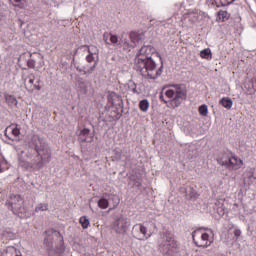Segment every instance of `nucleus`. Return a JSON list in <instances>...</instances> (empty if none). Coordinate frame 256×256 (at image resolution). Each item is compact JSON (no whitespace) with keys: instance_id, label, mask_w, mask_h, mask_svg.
Returning <instances> with one entry per match:
<instances>
[{"instance_id":"nucleus-1","label":"nucleus","mask_w":256,"mask_h":256,"mask_svg":"<svg viewBox=\"0 0 256 256\" xmlns=\"http://www.w3.org/2000/svg\"><path fill=\"white\" fill-rule=\"evenodd\" d=\"M30 146L34 149L28 148L18 154V165L28 172H38L43 168L44 163L51 162V150L38 135L32 137Z\"/></svg>"},{"instance_id":"nucleus-2","label":"nucleus","mask_w":256,"mask_h":256,"mask_svg":"<svg viewBox=\"0 0 256 256\" xmlns=\"http://www.w3.org/2000/svg\"><path fill=\"white\" fill-rule=\"evenodd\" d=\"M155 54L156 57H159V53L152 45L142 46L136 54L134 67L145 79L155 80L163 73L164 65L162 64L158 68L157 63L152 58V55Z\"/></svg>"},{"instance_id":"nucleus-3","label":"nucleus","mask_w":256,"mask_h":256,"mask_svg":"<svg viewBox=\"0 0 256 256\" xmlns=\"http://www.w3.org/2000/svg\"><path fill=\"white\" fill-rule=\"evenodd\" d=\"M187 99V89L183 84H172L165 86L160 93V101H164L169 108H177L181 106L183 101Z\"/></svg>"},{"instance_id":"nucleus-4","label":"nucleus","mask_w":256,"mask_h":256,"mask_svg":"<svg viewBox=\"0 0 256 256\" xmlns=\"http://www.w3.org/2000/svg\"><path fill=\"white\" fill-rule=\"evenodd\" d=\"M44 245L48 256H63L65 253L64 238L58 231H46Z\"/></svg>"},{"instance_id":"nucleus-5","label":"nucleus","mask_w":256,"mask_h":256,"mask_svg":"<svg viewBox=\"0 0 256 256\" xmlns=\"http://www.w3.org/2000/svg\"><path fill=\"white\" fill-rule=\"evenodd\" d=\"M158 251L166 256H174V254L177 253L178 244L173 233L168 230L160 233V239H158Z\"/></svg>"},{"instance_id":"nucleus-6","label":"nucleus","mask_w":256,"mask_h":256,"mask_svg":"<svg viewBox=\"0 0 256 256\" xmlns=\"http://www.w3.org/2000/svg\"><path fill=\"white\" fill-rule=\"evenodd\" d=\"M193 243L199 248H208L213 242V233L205 229H196L192 232Z\"/></svg>"},{"instance_id":"nucleus-7","label":"nucleus","mask_w":256,"mask_h":256,"mask_svg":"<svg viewBox=\"0 0 256 256\" xmlns=\"http://www.w3.org/2000/svg\"><path fill=\"white\" fill-rule=\"evenodd\" d=\"M6 205L8 206V209L17 216L22 217V215L27 212V209L24 206V200L20 195H11L6 202Z\"/></svg>"},{"instance_id":"nucleus-8","label":"nucleus","mask_w":256,"mask_h":256,"mask_svg":"<svg viewBox=\"0 0 256 256\" xmlns=\"http://www.w3.org/2000/svg\"><path fill=\"white\" fill-rule=\"evenodd\" d=\"M133 231L136 234V238L140 241L148 240L153 235V232L143 223L134 225Z\"/></svg>"},{"instance_id":"nucleus-9","label":"nucleus","mask_w":256,"mask_h":256,"mask_svg":"<svg viewBox=\"0 0 256 256\" xmlns=\"http://www.w3.org/2000/svg\"><path fill=\"white\" fill-rule=\"evenodd\" d=\"M112 229L119 234L125 233L128 229L127 218L123 215L116 216V219H114V224H112Z\"/></svg>"},{"instance_id":"nucleus-10","label":"nucleus","mask_w":256,"mask_h":256,"mask_svg":"<svg viewBox=\"0 0 256 256\" xmlns=\"http://www.w3.org/2000/svg\"><path fill=\"white\" fill-rule=\"evenodd\" d=\"M94 138L95 134H93L88 128L81 129L78 134V140L80 143H93Z\"/></svg>"},{"instance_id":"nucleus-11","label":"nucleus","mask_w":256,"mask_h":256,"mask_svg":"<svg viewBox=\"0 0 256 256\" xmlns=\"http://www.w3.org/2000/svg\"><path fill=\"white\" fill-rule=\"evenodd\" d=\"M244 162L236 156H232L226 162V167L228 170L237 171L242 168Z\"/></svg>"},{"instance_id":"nucleus-12","label":"nucleus","mask_w":256,"mask_h":256,"mask_svg":"<svg viewBox=\"0 0 256 256\" xmlns=\"http://www.w3.org/2000/svg\"><path fill=\"white\" fill-rule=\"evenodd\" d=\"M35 81V75L31 74L29 76H26V78H24V86H26V90H28L29 92H33L35 90L40 91L41 90V86L39 84H34Z\"/></svg>"},{"instance_id":"nucleus-13","label":"nucleus","mask_w":256,"mask_h":256,"mask_svg":"<svg viewBox=\"0 0 256 256\" xmlns=\"http://www.w3.org/2000/svg\"><path fill=\"white\" fill-rule=\"evenodd\" d=\"M5 136L9 139V140H13V138L11 137V135L16 138L20 135V128L18 127L17 123H12L9 126L6 127L5 132H4Z\"/></svg>"},{"instance_id":"nucleus-14","label":"nucleus","mask_w":256,"mask_h":256,"mask_svg":"<svg viewBox=\"0 0 256 256\" xmlns=\"http://www.w3.org/2000/svg\"><path fill=\"white\" fill-rule=\"evenodd\" d=\"M255 171H256V169L254 167H252V168H248V170L246 172H244V174H243L244 185H248V187L253 185L254 180H256V176L254 175Z\"/></svg>"},{"instance_id":"nucleus-15","label":"nucleus","mask_w":256,"mask_h":256,"mask_svg":"<svg viewBox=\"0 0 256 256\" xmlns=\"http://www.w3.org/2000/svg\"><path fill=\"white\" fill-rule=\"evenodd\" d=\"M103 40L107 45H116L119 42V37L112 32H104Z\"/></svg>"},{"instance_id":"nucleus-16","label":"nucleus","mask_w":256,"mask_h":256,"mask_svg":"<svg viewBox=\"0 0 256 256\" xmlns=\"http://www.w3.org/2000/svg\"><path fill=\"white\" fill-rule=\"evenodd\" d=\"M86 61L90 64L93 63L92 67H90V69H88L87 72H85L91 74L93 73V71H95V68H97L98 66L99 57L97 58V56H95L94 54H88L86 56Z\"/></svg>"},{"instance_id":"nucleus-17","label":"nucleus","mask_w":256,"mask_h":256,"mask_svg":"<svg viewBox=\"0 0 256 256\" xmlns=\"http://www.w3.org/2000/svg\"><path fill=\"white\" fill-rule=\"evenodd\" d=\"M244 89H246V95L248 96H253L256 93V86L252 81H248V83L244 84Z\"/></svg>"},{"instance_id":"nucleus-18","label":"nucleus","mask_w":256,"mask_h":256,"mask_svg":"<svg viewBox=\"0 0 256 256\" xmlns=\"http://www.w3.org/2000/svg\"><path fill=\"white\" fill-rule=\"evenodd\" d=\"M83 48H87L89 55H95L96 59L99 57V49L95 45H84Z\"/></svg>"},{"instance_id":"nucleus-19","label":"nucleus","mask_w":256,"mask_h":256,"mask_svg":"<svg viewBox=\"0 0 256 256\" xmlns=\"http://www.w3.org/2000/svg\"><path fill=\"white\" fill-rule=\"evenodd\" d=\"M5 100L10 107H15L18 105V100L14 95L6 94Z\"/></svg>"},{"instance_id":"nucleus-20","label":"nucleus","mask_w":256,"mask_h":256,"mask_svg":"<svg viewBox=\"0 0 256 256\" xmlns=\"http://www.w3.org/2000/svg\"><path fill=\"white\" fill-rule=\"evenodd\" d=\"M10 169V164L5 158L0 157V173H3Z\"/></svg>"},{"instance_id":"nucleus-21","label":"nucleus","mask_w":256,"mask_h":256,"mask_svg":"<svg viewBox=\"0 0 256 256\" xmlns=\"http://www.w3.org/2000/svg\"><path fill=\"white\" fill-rule=\"evenodd\" d=\"M13 7H17L20 10L25 9V3L23 0H9Z\"/></svg>"},{"instance_id":"nucleus-22","label":"nucleus","mask_w":256,"mask_h":256,"mask_svg":"<svg viewBox=\"0 0 256 256\" xmlns=\"http://www.w3.org/2000/svg\"><path fill=\"white\" fill-rule=\"evenodd\" d=\"M200 57H202V59L211 60L212 59V53H211L210 48H206V49L200 51Z\"/></svg>"},{"instance_id":"nucleus-23","label":"nucleus","mask_w":256,"mask_h":256,"mask_svg":"<svg viewBox=\"0 0 256 256\" xmlns=\"http://www.w3.org/2000/svg\"><path fill=\"white\" fill-rule=\"evenodd\" d=\"M150 103L147 99L141 100L139 102V109L143 112H147L149 110Z\"/></svg>"},{"instance_id":"nucleus-24","label":"nucleus","mask_w":256,"mask_h":256,"mask_svg":"<svg viewBox=\"0 0 256 256\" xmlns=\"http://www.w3.org/2000/svg\"><path fill=\"white\" fill-rule=\"evenodd\" d=\"M198 113L202 117L208 116V106L206 104L198 107Z\"/></svg>"},{"instance_id":"nucleus-25","label":"nucleus","mask_w":256,"mask_h":256,"mask_svg":"<svg viewBox=\"0 0 256 256\" xmlns=\"http://www.w3.org/2000/svg\"><path fill=\"white\" fill-rule=\"evenodd\" d=\"M79 222L83 229H88V227L90 226V221L86 216H81Z\"/></svg>"},{"instance_id":"nucleus-26","label":"nucleus","mask_w":256,"mask_h":256,"mask_svg":"<svg viewBox=\"0 0 256 256\" xmlns=\"http://www.w3.org/2000/svg\"><path fill=\"white\" fill-rule=\"evenodd\" d=\"M98 207L100 208V209H103V210H105V209H107L108 207H109V201L107 200V199H105V198H101L99 201H98Z\"/></svg>"},{"instance_id":"nucleus-27","label":"nucleus","mask_w":256,"mask_h":256,"mask_svg":"<svg viewBox=\"0 0 256 256\" xmlns=\"http://www.w3.org/2000/svg\"><path fill=\"white\" fill-rule=\"evenodd\" d=\"M47 210H49V204H46V203L38 204V206H36V208H35L36 213L44 212Z\"/></svg>"},{"instance_id":"nucleus-28","label":"nucleus","mask_w":256,"mask_h":256,"mask_svg":"<svg viewBox=\"0 0 256 256\" xmlns=\"http://www.w3.org/2000/svg\"><path fill=\"white\" fill-rule=\"evenodd\" d=\"M114 156H112V161H120L122 159V151L119 149H114Z\"/></svg>"},{"instance_id":"nucleus-29","label":"nucleus","mask_w":256,"mask_h":256,"mask_svg":"<svg viewBox=\"0 0 256 256\" xmlns=\"http://www.w3.org/2000/svg\"><path fill=\"white\" fill-rule=\"evenodd\" d=\"M216 20L218 22H224L225 21V11H222L220 10L218 13H217V18Z\"/></svg>"},{"instance_id":"nucleus-30","label":"nucleus","mask_w":256,"mask_h":256,"mask_svg":"<svg viewBox=\"0 0 256 256\" xmlns=\"http://www.w3.org/2000/svg\"><path fill=\"white\" fill-rule=\"evenodd\" d=\"M233 106V101L231 98H226L225 99V108L226 109H231Z\"/></svg>"},{"instance_id":"nucleus-31","label":"nucleus","mask_w":256,"mask_h":256,"mask_svg":"<svg viewBox=\"0 0 256 256\" xmlns=\"http://www.w3.org/2000/svg\"><path fill=\"white\" fill-rule=\"evenodd\" d=\"M111 200L114 201V208H116L120 203V199L118 196H112Z\"/></svg>"},{"instance_id":"nucleus-32","label":"nucleus","mask_w":256,"mask_h":256,"mask_svg":"<svg viewBox=\"0 0 256 256\" xmlns=\"http://www.w3.org/2000/svg\"><path fill=\"white\" fill-rule=\"evenodd\" d=\"M233 234H234V236L236 237V239H238V238L241 236L242 231H241L240 229H238V228H235V229L233 230Z\"/></svg>"},{"instance_id":"nucleus-33","label":"nucleus","mask_w":256,"mask_h":256,"mask_svg":"<svg viewBox=\"0 0 256 256\" xmlns=\"http://www.w3.org/2000/svg\"><path fill=\"white\" fill-rule=\"evenodd\" d=\"M216 3L217 7H223L225 6V1L224 0H214Z\"/></svg>"},{"instance_id":"nucleus-34","label":"nucleus","mask_w":256,"mask_h":256,"mask_svg":"<svg viewBox=\"0 0 256 256\" xmlns=\"http://www.w3.org/2000/svg\"><path fill=\"white\" fill-rule=\"evenodd\" d=\"M36 62L32 59L28 60V68H35Z\"/></svg>"},{"instance_id":"nucleus-35","label":"nucleus","mask_w":256,"mask_h":256,"mask_svg":"<svg viewBox=\"0 0 256 256\" xmlns=\"http://www.w3.org/2000/svg\"><path fill=\"white\" fill-rule=\"evenodd\" d=\"M190 199H196L198 198V194L197 193H192L190 196H189Z\"/></svg>"},{"instance_id":"nucleus-36","label":"nucleus","mask_w":256,"mask_h":256,"mask_svg":"<svg viewBox=\"0 0 256 256\" xmlns=\"http://www.w3.org/2000/svg\"><path fill=\"white\" fill-rule=\"evenodd\" d=\"M250 82H252V84H254L256 86V73L253 76V78L250 80Z\"/></svg>"},{"instance_id":"nucleus-37","label":"nucleus","mask_w":256,"mask_h":256,"mask_svg":"<svg viewBox=\"0 0 256 256\" xmlns=\"http://www.w3.org/2000/svg\"><path fill=\"white\" fill-rule=\"evenodd\" d=\"M223 107H225V97H223L219 102Z\"/></svg>"},{"instance_id":"nucleus-38","label":"nucleus","mask_w":256,"mask_h":256,"mask_svg":"<svg viewBox=\"0 0 256 256\" xmlns=\"http://www.w3.org/2000/svg\"><path fill=\"white\" fill-rule=\"evenodd\" d=\"M227 1V5H231L235 2V0H226Z\"/></svg>"},{"instance_id":"nucleus-39","label":"nucleus","mask_w":256,"mask_h":256,"mask_svg":"<svg viewBox=\"0 0 256 256\" xmlns=\"http://www.w3.org/2000/svg\"><path fill=\"white\" fill-rule=\"evenodd\" d=\"M15 256H22V255L17 254V255H15Z\"/></svg>"}]
</instances>
